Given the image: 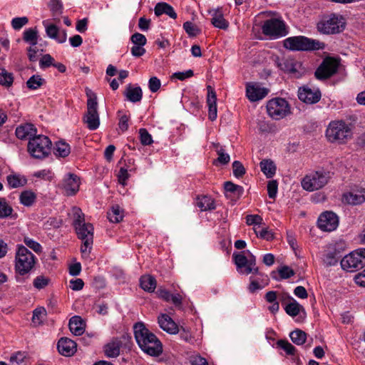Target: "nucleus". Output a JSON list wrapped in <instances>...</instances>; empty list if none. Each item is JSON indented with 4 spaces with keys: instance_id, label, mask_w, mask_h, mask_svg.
Listing matches in <instances>:
<instances>
[{
    "instance_id": "obj_1",
    "label": "nucleus",
    "mask_w": 365,
    "mask_h": 365,
    "mask_svg": "<svg viewBox=\"0 0 365 365\" xmlns=\"http://www.w3.org/2000/svg\"><path fill=\"white\" fill-rule=\"evenodd\" d=\"M133 329L135 339L142 351L150 356H159L162 353L161 342L143 323H136Z\"/></svg>"
},
{
    "instance_id": "obj_64",
    "label": "nucleus",
    "mask_w": 365,
    "mask_h": 365,
    "mask_svg": "<svg viewBox=\"0 0 365 365\" xmlns=\"http://www.w3.org/2000/svg\"><path fill=\"white\" fill-rule=\"evenodd\" d=\"M84 282L81 279H75L70 281V288L74 291H79L83 288Z\"/></svg>"
},
{
    "instance_id": "obj_17",
    "label": "nucleus",
    "mask_w": 365,
    "mask_h": 365,
    "mask_svg": "<svg viewBox=\"0 0 365 365\" xmlns=\"http://www.w3.org/2000/svg\"><path fill=\"white\" fill-rule=\"evenodd\" d=\"M321 96V92L318 88H312L308 86L301 87L298 91L299 100L306 103H316L320 100Z\"/></svg>"
},
{
    "instance_id": "obj_45",
    "label": "nucleus",
    "mask_w": 365,
    "mask_h": 365,
    "mask_svg": "<svg viewBox=\"0 0 365 365\" xmlns=\"http://www.w3.org/2000/svg\"><path fill=\"white\" fill-rule=\"evenodd\" d=\"M45 80L39 75H33L26 81V86L29 89L36 90L45 83Z\"/></svg>"
},
{
    "instance_id": "obj_39",
    "label": "nucleus",
    "mask_w": 365,
    "mask_h": 365,
    "mask_svg": "<svg viewBox=\"0 0 365 365\" xmlns=\"http://www.w3.org/2000/svg\"><path fill=\"white\" fill-rule=\"evenodd\" d=\"M72 212V218H73V225L74 228H77V227H81L82 225H86L87 222H85V215L83 213L82 210L78 207H73L71 210Z\"/></svg>"
},
{
    "instance_id": "obj_34",
    "label": "nucleus",
    "mask_w": 365,
    "mask_h": 365,
    "mask_svg": "<svg viewBox=\"0 0 365 365\" xmlns=\"http://www.w3.org/2000/svg\"><path fill=\"white\" fill-rule=\"evenodd\" d=\"M197 206L202 211L212 210L215 208L213 199L211 197L204 195L197 198Z\"/></svg>"
},
{
    "instance_id": "obj_2",
    "label": "nucleus",
    "mask_w": 365,
    "mask_h": 365,
    "mask_svg": "<svg viewBox=\"0 0 365 365\" xmlns=\"http://www.w3.org/2000/svg\"><path fill=\"white\" fill-rule=\"evenodd\" d=\"M353 125L344 120H334L329 123L325 137L328 142L337 144H346L353 138Z\"/></svg>"
},
{
    "instance_id": "obj_48",
    "label": "nucleus",
    "mask_w": 365,
    "mask_h": 365,
    "mask_svg": "<svg viewBox=\"0 0 365 365\" xmlns=\"http://www.w3.org/2000/svg\"><path fill=\"white\" fill-rule=\"evenodd\" d=\"M46 316V311L43 307H38L34 310L32 322L36 325L41 324L45 319Z\"/></svg>"
},
{
    "instance_id": "obj_18",
    "label": "nucleus",
    "mask_w": 365,
    "mask_h": 365,
    "mask_svg": "<svg viewBox=\"0 0 365 365\" xmlns=\"http://www.w3.org/2000/svg\"><path fill=\"white\" fill-rule=\"evenodd\" d=\"M269 93V89L262 87L258 83H247L246 86V96L252 101H257L264 98Z\"/></svg>"
},
{
    "instance_id": "obj_62",
    "label": "nucleus",
    "mask_w": 365,
    "mask_h": 365,
    "mask_svg": "<svg viewBox=\"0 0 365 365\" xmlns=\"http://www.w3.org/2000/svg\"><path fill=\"white\" fill-rule=\"evenodd\" d=\"M279 274L282 279H289L294 274L292 269L287 266H284L279 269Z\"/></svg>"
},
{
    "instance_id": "obj_52",
    "label": "nucleus",
    "mask_w": 365,
    "mask_h": 365,
    "mask_svg": "<svg viewBox=\"0 0 365 365\" xmlns=\"http://www.w3.org/2000/svg\"><path fill=\"white\" fill-rule=\"evenodd\" d=\"M24 242L28 247L33 250L36 253L41 252L42 250L41 245L38 242L29 237H24Z\"/></svg>"
},
{
    "instance_id": "obj_42",
    "label": "nucleus",
    "mask_w": 365,
    "mask_h": 365,
    "mask_svg": "<svg viewBox=\"0 0 365 365\" xmlns=\"http://www.w3.org/2000/svg\"><path fill=\"white\" fill-rule=\"evenodd\" d=\"M36 198V194L31 190L23 191L19 196L20 202L26 207L31 206Z\"/></svg>"
},
{
    "instance_id": "obj_24",
    "label": "nucleus",
    "mask_w": 365,
    "mask_h": 365,
    "mask_svg": "<svg viewBox=\"0 0 365 365\" xmlns=\"http://www.w3.org/2000/svg\"><path fill=\"white\" fill-rule=\"evenodd\" d=\"M37 130L35 126L31 123H24L19 125L16 128V137L21 140H29L31 139L34 136L36 135Z\"/></svg>"
},
{
    "instance_id": "obj_57",
    "label": "nucleus",
    "mask_w": 365,
    "mask_h": 365,
    "mask_svg": "<svg viewBox=\"0 0 365 365\" xmlns=\"http://www.w3.org/2000/svg\"><path fill=\"white\" fill-rule=\"evenodd\" d=\"M48 282L49 279L47 277L40 275L34 279L33 284L35 288L41 289L46 287L48 284Z\"/></svg>"
},
{
    "instance_id": "obj_14",
    "label": "nucleus",
    "mask_w": 365,
    "mask_h": 365,
    "mask_svg": "<svg viewBox=\"0 0 365 365\" xmlns=\"http://www.w3.org/2000/svg\"><path fill=\"white\" fill-rule=\"evenodd\" d=\"M267 110L269 115L275 120L284 118L290 112L288 102L280 98L270 100L267 103Z\"/></svg>"
},
{
    "instance_id": "obj_29",
    "label": "nucleus",
    "mask_w": 365,
    "mask_h": 365,
    "mask_svg": "<svg viewBox=\"0 0 365 365\" xmlns=\"http://www.w3.org/2000/svg\"><path fill=\"white\" fill-rule=\"evenodd\" d=\"M68 326L70 331L76 336H80L84 332L85 324L79 316L71 317Z\"/></svg>"
},
{
    "instance_id": "obj_33",
    "label": "nucleus",
    "mask_w": 365,
    "mask_h": 365,
    "mask_svg": "<svg viewBox=\"0 0 365 365\" xmlns=\"http://www.w3.org/2000/svg\"><path fill=\"white\" fill-rule=\"evenodd\" d=\"M141 288L148 292H153L156 288V280L151 275H143L140 279Z\"/></svg>"
},
{
    "instance_id": "obj_30",
    "label": "nucleus",
    "mask_w": 365,
    "mask_h": 365,
    "mask_svg": "<svg viewBox=\"0 0 365 365\" xmlns=\"http://www.w3.org/2000/svg\"><path fill=\"white\" fill-rule=\"evenodd\" d=\"M154 11L157 16L166 14L173 19L177 18V14L174 9L170 5L165 2L158 3L155 6Z\"/></svg>"
},
{
    "instance_id": "obj_40",
    "label": "nucleus",
    "mask_w": 365,
    "mask_h": 365,
    "mask_svg": "<svg viewBox=\"0 0 365 365\" xmlns=\"http://www.w3.org/2000/svg\"><path fill=\"white\" fill-rule=\"evenodd\" d=\"M71 153L70 145L64 141L60 140L56 143L54 154L56 156L65 158Z\"/></svg>"
},
{
    "instance_id": "obj_32",
    "label": "nucleus",
    "mask_w": 365,
    "mask_h": 365,
    "mask_svg": "<svg viewBox=\"0 0 365 365\" xmlns=\"http://www.w3.org/2000/svg\"><path fill=\"white\" fill-rule=\"evenodd\" d=\"M29 359L27 352L19 351L11 355L9 365H28Z\"/></svg>"
},
{
    "instance_id": "obj_10",
    "label": "nucleus",
    "mask_w": 365,
    "mask_h": 365,
    "mask_svg": "<svg viewBox=\"0 0 365 365\" xmlns=\"http://www.w3.org/2000/svg\"><path fill=\"white\" fill-rule=\"evenodd\" d=\"M233 257L235 264L241 273L249 274L258 272V268L256 267L255 257L249 250L239 254H234Z\"/></svg>"
},
{
    "instance_id": "obj_41",
    "label": "nucleus",
    "mask_w": 365,
    "mask_h": 365,
    "mask_svg": "<svg viewBox=\"0 0 365 365\" xmlns=\"http://www.w3.org/2000/svg\"><path fill=\"white\" fill-rule=\"evenodd\" d=\"M341 257L340 251L334 249L329 251L324 256V262L327 266H334L337 264Z\"/></svg>"
},
{
    "instance_id": "obj_19",
    "label": "nucleus",
    "mask_w": 365,
    "mask_h": 365,
    "mask_svg": "<svg viewBox=\"0 0 365 365\" xmlns=\"http://www.w3.org/2000/svg\"><path fill=\"white\" fill-rule=\"evenodd\" d=\"M80 179L71 173L65 175L62 181V187L66 195H75L79 190Z\"/></svg>"
},
{
    "instance_id": "obj_23",
    "label": "nucleus",
    "mask_w": 365,
    "mask_h": 365,
    "mask_svg": "<svg viewBox=\"0 0 365 365\" xmlns=\"http://www.w3.org/2000/svg\"><path fill=\"white\" fill-rule=\"evenodd\" d=\"M76 343L68 338H61L57 344L58 352L65 356L73 355L76 351Z\"/></svg>"
},
{
    "instance_id": "obj_28",
    "label": "nucleus",
    "mask_w": 365,
    "mask_h": 365,
    "mask_svg": "<svg viewBox=\"0 0 365 365\" xmlns=\"http://www.w3.org/2000/svg\"><path fill=\"white\" fill-rule=\"evenodd\" d=\"M286 297L289 299V302L286 304L284 310L286 313L294 317L297 316L301 312H304V307L300 305L289 294H286Z\"/></svg>"
},
{
    "instance_id": "obj_22",
    "label": "nucleus",
    "mask_w": 365,
    "mask_h": 365,
    "mask_svg": "<svg viewBox=\"0 0 365 365\" xmlns=\"http://www.w3.org/2000/svg\"><path fill=\"white\" fill-rule=\"evenodd\" d=\"M158 323L163 330L170 334H175L179 331L177 324L166 314L159 315L158 317Z\"/></svg>"
},
{
    "instance_id": "obj_50",
    "label": "nucleus",
    "mask_w": 365,
    "mask_h": 365,
    "mask_svg": "<svg viewBox=\"0 0 365 365\" xmlns=\"http://www.w3.org/2000/svg\"><path fill=\"white\" fill-rule=\"evenodd\" d=\"M12 207L7 203L5 199L0 198V218H5L11 215Z\"/></svg>"
},
{
    "instance_id": "obj_58",
    "label": "nucleus",
    "mask_w": 365,
    "mask_h": 365,
    "mask_svg": "<svg viewBox=\"0 0 365 365\" xmlns=\"http://www.w3.org/2000/svg\"><path fill=\"white\" fill-rule=\"evenodd\" d=\"M130 41L134 45L145 46L147 43L145 36L140 33H135L130 37Z\"/></svg>"
},
{
    "instance_id": "obj_31",
    "label": "nucleus",
    "mask_w": 365,
    "mask_h": 365,
    "mask_svg": "<svg viewBox=\"0 0 365 365\" xmlns=\"http://www.w3.org/2000/svg\"><path fill=\"white\" fill-rule=\"evenodd\" d=\"M125 96L129 101L136 103L141 101L143 92L140 87H133L128 85L125 89Z\"/></svg>"
},
{
    "instance_id": "obj_37",
    "label": "nucleus",
    "mask_w": 365,
    "mask_h": 365,
    "mask_svg": "<svg viewBox=\"0 0 365 365\" xmlns=\"http://www.w3.org/2000/svg\"><path fill=\"white\" fill-rule=\"evenodd\" d=\"M107 215L110 222L118 223L123 218V210L119 205H115L112 206L111 209L108 212Z\"/></svg>"
},
{
    "instance_id": "obj_25",
    "label": "nucleus",
    "mask_w": 365,
    "mask_h": 365,
    "mask_svg": "<svg viewBox=\"0 0 365 365\" xmlns=\"http://www.w3.org/2000/svg\"><path fill=\"white\" fill-rule=\"evenodd\" d=\"M43 24L45 26L46 33L49 38L55 39L59 43L66 42L67 34L65 30L61 31L56 25L48 24L46 21H43Z\"/></svg>"
},
{
    "instance_id": "obj_55",
    "label": "nucleus",
    "mask_w": 365,
    "mask_h": 365,
    "mask_svg": "<svg viewBox=\"0 0 365 365\" xmlns=\"http://www.w3.org/2000/svg\"><path fill=\"white\" fill-rule=\"evenodd\" d=\"M186 33L190 36H195L200 33L198 28L192 22L186 21L183 24Z\"/></svg>"
},
{
    "instance_id": "obj_53",
    "label": "nucleus",
    "mask_w": 365,
    "mask_h": 365,
    "mask_svg": "<svg viewBox=\"0 0 365 365\" xmlns=\"http://www.w3.org/2000/svg\"><path fill=\"white\" fill-rule=\"evenodd\" d=\"M29 22V19L26 16L23 17H16L11 20V26L14 30H19L24 26L27 24Z\"/></svg>"
},
{
    "instance_id": "obj_8",
    "label": "nucleus",
    "mask_w": 365,
    "mask_h": 365,
    "mask_svg": "<svg viewBox=\"0 0 365 365\" xmlns=\"http://www.w3.org/2000/svg\"><path fill=\"white\" fill-rule=\"evenodd\" d=\"M262 33L272 39L285 36L288 30L282 18H272L266 20L262 26Z\"/></svg>"
},
{
    "instance_id": "obj_9",
    "label": "nucleus",
    "mask_w": 365,
    "mask_h": 365,
    "mask_svg": "<svg viewBox=\"0 0 365 365\" xmlns=\"http://www.w3.org/2000/svg\"><path fill=\"white\" fill-rule=\"evenodd\" d=\"M344 270L354 272L365 266V248H359L344 257L341 260Z\"/></svg>"
},
{
    "instance_id": "obj_15",
    "label": "nucleus",
    "mask_w": 365,
    "mask_h": 365,
    "mask_svg": "<svg viewBox=\"0 0 365 365\" xmlns=\"http://www.w3.org/2000/svg\"><path fill=\"white\" fill-rule=\"evenodd\" d=\"M338 62L332 58H325L315 71L317 79H327L334 75L338 69Z\"/></svg>"
},
{
    "instance_id": "obj_60",
    "label": "nucleus",
    "mask_w": 365,
    "mask_h": 365,
    "mask_svg": "<svg viewBox=\"0 0 365 365\" xmlns=\"http://www.w3.org/2000/svg\"><path fill=\"white\" fill-rule=\"evenodd\" d=\"M161 86V82L159 78L155 76L151 77L148 81V88L153 93L158 91Z\"/></svg>"
},
{
    "instance_id": "obj_44",
    "label": "nucleus",
    "mask_w": 365,
    "mask_h": 365,
    "mask_svg": "<svg viewBox=\"0 0 365 365\" xmlns=\"http://www.w3.org/2000/svg\"><path fill=\"white\" fill-rule=\"evenodd\" d=\"M14 82L13 74L5 68H0V85L5 87H10Z\"/></svg>"
},
{
    "instance_id": "obj_63",
    "label": "nucleus",
    "mask_w": 365,
    "mask_h": 365,
    "mask_svg": "<svg viewBox=\"0 0 365 365\" xmlns=\"http://www.w3.org/2000/svg\"><path fill=\"white\" fill-rule=\"evenodd\" d=\"M190 362L191 365H208L207 360L200 355L192 356Z\"/></svg>"
},
{
    "instance_id": "obj_46",
    "label": "nucleus",
    "mask_w": 365,
    "mask_h": 365,
    "mask_svg": "<svg viewBox=\"0 0 365 365\" xmlns=\"http://www.w3.org/2000/svg\"><path fill=\"white\" fill-rule=\"evenodd\" d=\"M254 232L257 237L264 239L267 241L272 240L274 238L272 232L266 227L257 226L254 227Z\"/></svg>"
},
{
    "instance_id": "obj_38",
    "label": "nucleus",
    "mask_w": 365,
    "mask_h": 365,
    "mask_svg": "<svg viewBox=\"0 0 365 365\" xmlns=\"http://www.w3.org/2000/svg\"><path fill=\"white\" fill-rule=\"evenodd\" d=\"M38 38V35L36 28H30L24 31V41L32 46H35L37 44Z\"/></svg>"
},
{
    "instance_id": "obj_3",
    "label": "nucleus",
    "mask_w": 365,
    "mask_h": 365,
    "mask_svg": "<svg viewBox=\"0 0 365 365\" xmlns=\"http://www.w3.org/2000/svg\"><path fill=\"white\" fill-rule=\"evenodd\" d=\"M36 260V256L26 247L18 245L15 256L16 273L21 276L29 274L34 269Z\"/></svg>"
},
{
    "instance_id": "obj_12",
    "label": "nucleus",
    "mask_w": 365,
    "mask_h": 365,
    "mask_svg": "<svg viewBox=\"0 0 365 365\" xmlns=\"http://www.w3.org/2000/svg\"><path fill=\"white\" fill-rule=\"evenodd\" d=\"M78 237L82 241L81 252L83 257H88L92 249L93 242V226L87 222L86 225H82L75 229Z\"/></svg>"
},
{
    "instance_id": "obj_35",
    "label": "nucleus",
    "mask_w": 365,
    "mask_h": 365,
    "mask_svg": "<svg viewBox=\"0 0 365 365\" xmlns=\"http://www.w3.org/2000/svg\"><path fill=\"white\" fill-rule=\"evenodd\" d=\"M9 186L11 188L23 187L26 184L27 180L25 177L19 174H10L6 177Z\"/></svg>"
},
{
    "instance_id": "obj_16",
    "label": "nucleus",
    "mask_w": 365,
    "mask_h": 365,
    "mask_svg": "<svg viewBox=\"0 0 365 365\" xmlns=\"http://www.w3.org/2000/svg\"><path fill=\"white\" fill-rule=\"evenodd\" d=\"M338 225V216L331 211L323 212L318 219V226L323 231L331 232L336 230Z\"/></svg>"
},
{
    "instance_id": "obj_21",
    "label": "nucleus",
    "mask_w": 365,
    "mask_h": 365,
    "mask_svg": "<svg viewBox=\"0 0 365 365\" xmlns=\"http://www.w3.org/2000/svg\"><path fill=\"white\" fill-rule=\"evenodd\" d=\"M207 104L208 106V118L210 120L213 121L217 118V116L216 92L211 86H207Z\"/></svg>"
},
{
    "instance_id": "obj_20",
    "label": "nucleus",
    "mask_w": 365,
    "mask_h": 365,
    "mask_svg": "<svg viewBox=\"0 0 365 365\" xmlns=\"http://www.w3.org/2000/svg\"><path fill=\"white\" fill-rule=\"evenodd\" d=\"M343 201L352 205H358L365 202V189L360 188L353 190L344 193L342 197Z\"/></svg>"
},
{
    "instance_id": "obj_47",
    "label": "nucleus",
    "mask_w": 365,
    "mask_h": 365,
    "mask_svg": "<svg viewBox=\"0 0 365 365\" xmlns=\"http://www.w3.org/2000/svg\"><path fill=\"white\" fill-rule=\"evenodd\" d=\"M277 347L282 349L287 355L294 356L297 351L296 348L287 340L279 339L277 341Z\"/></svg>"
},
{
    "instance_id": "obj_61",
    "label": "nucleus",
    "mask_w": 365,
    "mask_h": 365,
    "mask_svg": "<svg viewBox=\"0 0 365 365\" xmlns=\"http://www.w3.org/2000/svg\"><path fill=\"white\" fill-rule=\"evenodd\" d=\"M262 222V218L258 215H249L246 217V223L248 225H257L260 226Z\"/></svg>"
},
{
    "instance_id": "obj_51",
    "label": "nucleus",
    "mask_w": 365,
    "mask_h": 365,
    "mask_svg": "<svg viewBox=\"0 0 365 365\" xmlns=\"http://www.w3.org/2000/svg\"><path fill=\"white\" fill-rule=\"evenodd\" d=\"M140 140L143 145H150L153 143V138L145 128L139 130Z\"/></svg>"
},
{
    "instance_id": "obj_11",
    "label": "nucleus",
    "mask_w": 365,
    "mask_h": 365,
    "mask_svg": "<svg viewBox=\"0 0 365 365\" xmlns=\"http://www.w3.org/2000/svg\"><path fill=\"white\" fill-rule=\"evenodd\" d=\"M329 179V172L316 171L307 175L303 178L302 186L305 190L312 192L323 187L327 184Z\"/></svg>"
},
{
    "instance_id": "obj_56",
    "label": "nucleus",
    "mask_w": 365,
    "mask_h": 365,
    "mask_svg": "<svg viewBox=\"0 0 365 365\" xmlns=\"http://www.w3.org/2000/svg\"><path fill=\"white\" fill-rule=\"evenodd\" d=\"M233 174L236 178H241L245 173V168L240 161H234L232 163Z\"/></svg>"
},
{
    "instance_id": "obj_49",
    "label": "nucleus",
    "mask_w": 365,
    "mask_h": 365,
    "mask_svg": "<svg viewBox=\"0 0 365 365\" xmlns=\"http://www.w3.org/2000/svg\"><path fill=\"white\" fill-rule=\"evenodd\" d=\"M225 190L227 192H230L231 193H234L237 196H240L243 194L244 189L242 186L235 185L232 182L227 181L225 182L224 185Z\"/></svg>"
},
{
    "instance_id": "obj_26",
    "label": "nucleus",
    "mask_w": 365,
    "mask_h": 365,
    "mask_svg": "<svg viewBox=\"0 0 365 365\" xmlns=\"http://www.w3.org/2000/svg\"><path fill=\"white\" fill-rule=\"evenodd\" d=\"M212 16L211 24L216 28L226 30L229 26V22L224 18L222 9H212L209 11Z\"/></svg>"
},
{
    "instance_id": "obj_27",
    "label": "nucleus",
    "mask_w": 365,
    "mask_h": 365,
    "mask_svg": "<svg viewBox=\"0 0 365 365\" xmlns=\"http://www.w3.org/2000/svg\"><path fill=\"white\" fill-rule=\"evenodd\" d=\"M122 346V341L114 338L104 346L105 354L108 357H117L120 354V349Z\"/></svg>"
},
{
    "instance_id": "obj_7",
    "label": "nucleus",
    "mask_w": 365,
    "mask_h": 365,
    "mask_svg": "<svg viewBox=\"0 0 365 365\" xmlns=\"http://www.w3.org/2000/svg\"><path fill=\"white\" fill-rule=\"evenodd\" d=\"M345 28L344 19L336 14L322 18L317 24V31L323 34H335L341 32Z\"/></svg>"
},
{
    "instance_id": "obj_5",
    "label": "nucleus",
    "mask_w": 365,
    "mask_h": 365,
    "mask_svg": "<svg viewBox=\"0 0 365 365\" xmlns=\"http://www.w3.org/2000/svg\"><path fill=\"white\" fill-rule=\"evenodd\" d=\"M87 110L83 116V122L91 130H96L100 125V118L98 112L97 96L91 89H86Z\"/></svg>"
},
{
    "instance_id": "obj_6",
    "label": "nucleus",
    "mask_w": 365,
    "mask_h": 365,
    "mask_svg": "<svg viewBox=\"0 0 365 365\" xmlns=\"http://www.w3.org/2000/svg\"><path fill=\"white\" fill-rule=\"evenodd\" d=\"M52 143L48 137L36 135L28 143L29 153L34 158L43 159L48 156L51 151Z\"/></svg>"
},
{
    "instance_id": "obj_59",
    "label": "nucleus",
    "mask_w": 365,
    "mask_h": 365,
    "mask_svg": "<svg viewBox=\"0 0 365 365\" xmlns=\"http://www.w3.org/2000/svg\"><path fill=\"white\" fill-rule=\"evenodd\" d=\"M277 182L276 180H270L267 184V192L270 198L274 199L277 193Z\"/></svg>"
},
{
    "instance_id": "obj_4",
    "label": "nucleus",
    "mask_w": 365,
    "mask_h": 365,
    "mask_svg": "<svg viewBox=\"0 0 365 365\" xmlns=\"http://www.w3.org/2000/svg\"><path fill=\"white\" fill-rule=\"evenodd\" d=\"M284 47L290 51H309L323 49L324 43L304 36H297L287 38L284 41Z\"/></svg>"
},
{
    "instance_id": "obj_36",
    "label": "nucleus",
    "mask_w": 365,
    "mask_h": 365,
    "mask_svg": "<svg viewBox=\"0 0 365 365\" xmlns=\"http://www.w3.org/2000/svg\"><path fill=\"white\" fill-rule=\"evenodd\" d=\"M260 168L268 178H272L276 173V166L274 162L269 159H264L260 162Z\"/></svg>"
},
{
    "instance_id": "obj_43",
    "label": "nucleus",
    "mask_w": 365,
    "mask_h": 365,
    "mask_svg": "<svg viewBox=\"0 0 365 365\" xmlns=\"http://www.w3.org/2000/svg\"><path fill=\"white\" fill-rule=\"evenodd\" d=\"M289 337L294 344L302 345L306 341L307 334L300 329H295L290 332Z\"/></svg>"
},
{
    "instance_id": "obj_54",
    "label": "nucleus",
    "mask_w": 365,
    "mask_h": 365,
    "mask_svg": "<svg viewBox=\"0 0 365 365\" xmlns=\"http://www.w3.org/2000/svg\"><path fill=\"white\" fill-rule=\"evenodd\" d=\"M55 60L50 54L43 55L39 61V66L41 68H46L53 66Z\"/></svg>"
},
{
    "instance_id": "obj_13",
    "label": "nucleus",
    "mask_w": 365,
    "mask_h": 365,
    "mask_svg": "<svg viewBox=\"0 0 365 365\" xmlns=\"http://www.w3.org/2000/svg\"><path fill=\"white\" fill-rule=\"evenodd\" d=\"M275 64L281 71L295 78L301 77L305 72L302 63L292 57H284L282 58L277 57Z\"/></svg>"
}]
</instances>
